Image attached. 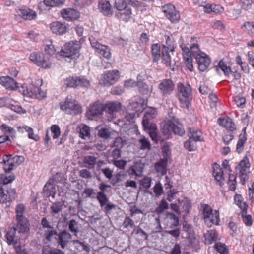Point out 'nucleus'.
I'll return each instance as SVG.
<instances>
[{
	"instance_id": "50",
	"label": "nucleus",
	"mask_w": 254,
	"mask_h": 254,
	"mask_svg": "<svg viewBox=\"0 0 254 254\" xmlns=\"http://www.w3.org/2000/svg\"><path fill=\"white\" fill-rule=\"evenodd\" d=\"M22 128L24 129L28 133V137L30 139H33L35 141H38L40 140V137L36 134H35L33 132V129L27 126H23L22 127Z\"/></svg>"
},
{
	"instance_id": "20",
	"label": "nucleus",
	"mask_w": 254,
	"mask_h": 254,
	"mask_svg": "<svg viewBox=\"0 0 254 254\" xmlns=\"http://www.w3.org/2000/svg\"><path fill=\"white\" fill-rule=\"evenodd\" d=\"M181 47L182 48V54L185 64L189 70L190 71H192L193 70V61L192 56L190 54L189 48L186 46H181Z\"/></svg>"
},
{
	"instance_id": "34",
	"label": "nucleus",
	"mask_w": 254,
	"mask_h": 254,
	"mask_svg": "<svg viewBox=\"0 0 254 254\" xmlns=\"http://www.w3.org/2000/svg\"><path fill=\"white\" fill-rule=\"evenodd\" d=\"M7 193H3V195H1V200L3 203H7L13 201L17 197V193L15 189L9 188L6 190Z\"/></svg>"
},
{
	"instance_id": "6",
	"label": "nucleus",
	"mask_w": 254,
	"mask_h": 254,
	"mask_svg": "<svg viewBox=\"0 0 254 254\" xmlns=\"http://www.w3.org/2000/svg\"><path fill=\"white\" fill-rule=\"evenodd\" d=\"M60 109L67 114L77 115L81 113L82 108L75 99L67 97L64 102L60 103Z\"/></svg>"
},
{
	"instance_id": "31",
	"label": "nucleus",
	"mask_w": 254,
	"mask_h": 254,
	"mask_svg": "<svg viewBox=\"0 0 254 254\" xmlns=\"http://www.w3.org/2000/svg\"><path fill=\"white\" fill-rule=\"evenodd\" d=\"M144 166V164L141 162V160L136 161L133 165L130 167L128 170L129 175L130 176H140L143 172Z\"/></svg>"
},
{
	"instance_id": "11",
	"label": "nucleus",
	"mask_w": 254,
	"mask_h": 254,
	"mask_svg": "<svg viewBox=\"0 0 254 254\" xmlns=\"http://www.w3.org/2000/svg\"><path fill=\"white\" fill-rule=\"evenodd\" d=\"M250 166L249 160H241L236 167V171L239 174L240 182L242 185H245L246 181L249 179Z\"/></svg>"
},
{
	"instance_id": "8",
	"label": "nucleus",
	"mask_w": 254,
	"mask_h": 254,
	"mask_svg": "<svg viewBox=\"0 0 254 254\" xmlns=\"http://www.w3.org/2000/svg\"><path fill=\"white\" fill-rule=\"evenodd\" d=\"M29 59L37 66L44 69L50 68L52 65V63L50 59L42 53H32L30 55Z\"/></svg>"
},
{
	"instance_id": "21",
	"label": "nucleus",
	"mask_w": 254,
	"mask_h": 254,
	"mask_svg": "<svg viewBox=\"0 0 254 254\" xmlns=\"http://www.w3.org/2000/svg\"><path fill=\"white\" fill-rule=\"evenodd\" d=\"M61 15L66 21H74L79 18L80 13L74 9H64L61 11Z\"/></svg>"
},
{
	"instance_id": "5",
	"label": "nucleus",
	"mask_w": 254,
	"mask_h": 254,
	"mask_svg": "<svg viewBox=\"0 0 254 254\" xmlns=\"http://www.w3.org/2000/svg\"><path fill=\"white\" fill-rule=\"evenodd\" d=\"M20 91L24 96L32 98L42 99L46 97L45 91L32 84L28 85L24 84L22 86Z\"/></svg>"
},
{
	"instance_id": "40",
	"label": "nucleus",
	"mask_w": 254,
	"mask_h": 254,
	"mask_svg": "<svg viewBox=\"0 0 254 254\" xmlns=\"http://www.w3.org/2000/svg\"><path fill=\"white\" fill-rule=\"evenodd\" d=\"M129 2H131L132 1L131 0H115L114 7L118 11H120L129 7Z\"/></svg>"
},
{
	"instance_id": "30",
	"label": "nucleus",
	"mask_w": 254,
	"mask_h": 254,
	"mask_svg": "<svg viewBox=\"0 0 254 254\" xmlns=\"http://www.w3.org/2000/svg\"><path fill=\"white\" fill-rule=\"evenodd\" d=\"M18 15L24 20H31L36 17V12L28 8L20 9L17 11Z\"/></svg>"
},
{
	"instance_id": "18",
	"label": "nucleus",
	"mask_w": 254,
	"mask_h": 254,
	"mask_svg": "<svg viewBox=\"0 0 254 254\" xmlns=\"http://www.w3.org/2000/svg\"><path fill=\"white\" fill-rule=\"evenodd\" d=\"M198 64V69L201 71H206L209 66L211 60L205 53L200 54V55L195 58Z\"/></svg>"
},
{
	"instance_id": "36",
	"label": "nucleus",
	"mask_w": 254,
	"mask_h": 254,
	"mask_svg": "<svg viewBox=\"0 0 254 254\" xmlns=\"http://www.w3.org/2000/svg\"><path fill=\"white\" fill-rule=\"evenodd\" d=\"M151 54L154 63H158L161 56L160 46L159 44H153L151 47Z\"/></svg>"
},
{
	"instance_id": "22",
	"label": "nucleus",
	"mask_w": 254,
	"mask_h": 254,
	"mask_svg": "<svg viewBox=\"0 0 254 254\" xmlns=\"http://www.w3.org/2000/svg\"><path fill=\"white\" fill-rule=\"evenodd\" d=\"M50 28L53 33L57 35H62L66 32L68 26L65 23L55 21L51 23Z\"/></svg>"
},
{
	"instance_id": "4",
	"label": "nucleus",
	"mask_w": 254,
	"mask_h": 254,
	"mask_svg": "<svg viewBox=\"0 0 254 254\" xmlns=\"http://www.w3.org/2000/svg\"><path fill=\"white\" fill-rule=\"evenodd\" d=\"M11 160H3L2 161L3 163V168L6 174H0V180L4 185L10 183L15 179L14 174L11 173L8 174L7 173L15 168L22 162V161H20V163H18V161H16V163H13V162H11Z\"/></svg>"
},
{
	"instance_id": "45",
	"label": "nucleus",
	"mask_w": 254,
	"mask_h": 254,
	"mask_svg": "<svg viewBox=\"0 0 254 254\" xmlns=\"http://www.w3.org/2000/svg\"><path fill=\"white\" fill-rule=\"evenodd\" d=\"M225 76L230 82H233L241 79V74L237 70L232 71L231 68L230 71L228 72V75H225Z\"/></svg>"
},
{
	"instance_id": "24",
	"label": "nucleus",
	"mask_w": 254,
	"mask_h": 254,
	"mask_svg": "<svg viewBox=\"0 0 254 254\" xmlns=\"http://www.w3.org/2000/svg\"><path fill=\"white\" fill-rule=\"evenodd\" d=\"M100 11L105 16H111L113 11L110 2L107 0H99L98 5Z\"/></svg>"
},
{
	"instance_id": "29",
	"label": "nucleus",
	"mask_w": 254,
	"mask_h": 254,
	"mask_svg": "<svg viewBox=\"0 0 254 254\" xmlns=\"http://www.w3.org/2000/svg\"><path fill=\"white\" fill-rule=\"evenodd\" d=\"M204 220L205 224L209 227L213 225H219L220 222V216L218 210H214L210 215H209L208 218H206Z\"/></svg>"
},
{
	"instance_id": "10",
	"label": "nucleus",
	"mask_w": 254,
	"mask_h": 254,
	"mask_svg": "<svg viewBox=\"0 0 254 254\" xmlns=\"http://www.w3.org/2000/svg\"><path fill=\"white\" fill-rule=\"evenodd\" d=\"M120 77V73L119 70H109L102 75L100 83L105 86H111L118 82Z\"/></svg>"
},
{
	"instance_id": "35",
	"label": "nucleus",
	"mask_w": 254,
	"mask_h": 254,
	"mask_svg": "<svg viewBox=\"0 0 254 254\" xmlns=\"http://www.w3.org/2000/svg\"><path fill=\"white\" fill-rule=\"evenodd\" d=\"M104 104L95 102L90 106L89 111L91 116H95L102 114L104 111Z\"/></svg>"
},
{
	"instance_id": "46",
	"label": "nucleus",
	"mask_w": 254,
	"mask_h": 254,
	"mask_svg": "<svg viewBox=\"0 0 254 254\" xmlns=\"http://www.w3.org/2000/svg\"><path fill=\"white\" fill-rule=\"evenodd\" d=\"M64 205V201H58L52 203L50 207V209L53 215L58 214L61 212L63 208Z\"/></svg>"
},
{
	"instance_id": "14",
	"label": "nucleus",
	"mask_w": 254,
	"mask_h": 254,
	"mask_svg": "<svg viewBox=\"0 0 254 254\" xmlns=\"http://www.w3.org/2000/svg\"><path fill=\"white\" fill-rule=\"evenodd\" d=\"M21 237V234L14 227H10L7 231L6 237L8 245H16Z\"/></svg>"
},
{
	"instance_id": "13",
	"label": "nucleus",
	"mask_w": 254,
	"mask_h": 254,
	"mask_svg": "<svg viewBox=\"0 0 254 254\" xmlns=\"http://www.w3.org/2000/svg\"><path fill=\"white\" fill-rule=\"evenodd\" d=\"M158 88L160 93L163 96H167L171 94L175 89V84L170 79H165L161 81Z\"/></svg>"
},
{
	"instance_id": "17",
	"label": "nucleus",
	"mask_w": 254,
	"mask_h": 254,
	"mask_svg": "<svg viewBox=\"0 0 254 254\" xmlns=\"http://www.w3.org/2000/svg\"><path fill=\"white\" fill-rule=\"evenodd\" d=\"M213 176L217 185L222 186L224 185L225 178L223 169L217 163H214L213 166Z\"/></svg>"
},
{
	"instance_id": "33",
	"label": "nucleus",
	"mask_w": 254,
	"mask_h": 254,
	"mask_svg": "<svg viewBox=\"0 0 254 254\" xmlns=\"http://www.w3.org/2000/svg\"><path fill=\"white\" fill-rule=\"evenodd\" d=\"M204 243L210 245L217 241L218 234L215 230H210L204 234Z\"/></svg>"
},
{
	"instance_id": "32",
	"label": "nucleus",
	"mask_w": 254,
	"mask_h": 254,
	"mask_svg": "<svg viewBox=\"0 0 254 254\" xmlns=\"http://www.w3.org/2000/svg\"><path fill=\"white\" fill-rule=\"evenodd\" d=\"M247 140L246 127H245L243 129L241 133L239 135L237 144L236 151L239 154L243 152L244 145L245 144Z\"/></svg>"
},
{
	"instance_id": "63",
	"label": "nucleus",
	"mask_w": 254,
	"mask_h": 254,
	"mask_svg": "<svg viewBox=\"0 0 254 254\" xmlns=\"http://www.w3.org/2000/svg\"><path fill=\"white\" fill-rule=\"evenodd\" d=\"M168 204L167 203L165 200L162 199L159 204V205L156 208L155 212L157 213L161 214L163 213L164 210L168 209Z\"/></svg>"
},
{
	"instance_id": "28",
	"label": "nucleus",
	"mask_w": 254,
	"mask_h": 254,
	"mask_svg": "<svg viewBox=\"0 0 254 254\" xmlns=\"http://www.w3.org/2000/svg\"><path fill=\"white\" fill-rule=\"evenodd\" d=\"M17 224L16 227L17 230L19 231V233L22 234L28 233L30 229V224L27 218H22L19 219H16Z\"/></svg>"
},
{
	"instance_id": "15",
	"label": "nucleus",
	"mask_w": 254,
	"mask_h": 254,
	"mask_svg": "<svg viewBox=\"0 0 254 254\" xmlns=\"http://www.w3.org/2000/svg\"><path fill=\"white\" fill-rule=\"evenodd\" d=\"M161 63L165 66L172 71H175L176 69V62L174 60H171V57L168 50H162Z\"/></svg>"
},
{
	"instance_id": "9",
	"label": "nucleus",
	"mask_w": 254,
	"mask_h": 254,
	"mask_svg": "<svg viewBox=\"0 0 254 254\" xmlns=\"http://www.w3.org/2000/svg\"><path fill=\"white\" fill-rule=\"evenodd\" d=\"M89 40L92 47L96 53L107 59H110L111 58V49L108 46L100 44L93 36L90 37Z\"/></svg>"
},
{
	"instance_id": "16",
	"label": "nucleus",
	"mask_w": 254,
	"mask_h": 254,
	"mask_svg": "<svg viewBox=\"0 0 254 254\" xmlns=\"http://www.w3.org/2000/svg\"><path fill=\"white\" fill-rule=\"evenodd\" d=\"M0 84L9 90H15L18 88V83L9 76L0 77Z\"/></svg>"
},
{
	"instance_id": "56",
	"label": "nucleus",
	"mask_w": 254,
	"mask_h": 254,
	"mask_svg": "<svg viewBox=\"0 0 254 254\" xmlns=\"http://www.w3.org/2000/svg\"><path fill=\"white\" fill-rule=\"evenodd\" d=\"M157 115V110L155 108H150L147 110L143 117V120H150L156 118Z\"/></svg>"
},
{
	"instance_id": "57",
	"label": "nucleus",
	"mask_w": 254,
	"mask_h": 254,
	"mask_svg": "<svg viewBox=\"0 0 254 254\" xmlns=\"http://www.w3.org/2000/svg\"><path fill=\"white\" fill-rule=\"evenodd\" d=\"M214 247L220 254H228V249L224 244L220 242L216 243Z\"/></svg>"
},
{
	"instance_id": "42",
	"label": "nucleus",
	"mask_w": 254,
	"mask_h": 254,
	"mask_svg": "<svg viewBox=\"0 0 254 254\" xmlns=\"http://www.w3.org/2000/svg\"><path fill=\"white\" fill-rule=\"evenodd\" d=\"M90 128L86 125L82 124L79 126V136L82 139L89 138L90 137Z\"/></svg>"
},
{
	"instance_id": "60",
	"label": "nucleus",
	"mask_w": 254,
	"mask_h": 254,
	"mask_svg": "<svg viewBox=\"0 0 254 254\" xmlns=\"http://www.w3.org/2000/svg\"><path fill=\"white\" fill-rule=\"evenodd\" d=\"M97 199L101 207L104 206L108 201L107 196L103 192H98L97 194Z\"/></svg>"
},
{
	"instance_id": "58",
	"label": "nucleus",
	"mask_w": 254,
	"mask_h": 254,
	"mask_svg": "<svg viewBox=\"0 0 254 254\" xmlns=\"http://www.w3.org/2000/svg\"><path fill=\"white\" fill-rule=\"evenodd\" d=\"M111 135V132L109 128L102 127L99 129L98 135L101 138L108 139L110 137Z\"/></svg>"
},
{
	"instance_id": "51",
	"label": "nucleus",
	"mask_w": 254,
	"mask_h": 254,
	"mask_svg": "<svg viewBox=\"0 0 254 254\" xmlns=\"http://www.w3.org/2000/svg\"><path fill=\"white\" fill-rule=\"evenodd\" d=\"M228 185L229 187V190L231 191H234L236 189L237 182L236 177L234 174H229V180Z\"/></svg>"
},
{
	"instance_id": "49",
	"label": "nucleus",
	"mask_w": 254,
	"mask_h": 254,
	"mask_svg": "<svg viewBox=\"0 0 254 254\" xmlns=\"http://www.w3.org/2000/svg\"><path fill=\"white\" fill-rule=\"evenodd\" d=\"M1 130L4 134H9L11 135L12 137L15 136V131L14 129L5 124H3L1 126H0Z\"/></svg>"
},
{
	"instance_id": "43",
	"label": "nucleus",
	"mask_w": 254,
	"mask_h": 254,
	"mask_svg": "<svg viewBox=\"0 0 254 254\" xmlns=\"http://www.w3.org/2000/svg\"><path fill=\"white\" fill-rule=\"evenodd\" d=\"M171 144L169 142H163L161 145L162 154L163 159H170L171 155Z\"/></svg>"
},
{
	"instance_id": "52",
	"label": "nucleus",
	"mask_w": 254,
	"mask_h": 254,
	"mask_svg": "<svg viewBox=\"0 0 254 254\" xmlns=\"http://www.w3.org/2000/svg\"><path fill=\"white\" fill-rule=\"evenodd\" d=\"M247 211L243 213V211H241V214L243 222L245 223L246 226L250 227L253 224V219L251 215L247 214Z\"/></svg>"
},
{
	"instance_id": "3",
	"label": "nucleus",
	"mask_w": 254,
	"mask_h": 254,
	"mask_svg": "<svg viewBox=\"0 0 254 254\" xmlns=\"http://www.w3.org/2000/svg\"><path fill=\"white\" fill-rule=\"evenodd\" d=\"M162 134L167 139L171 137L172 133L182 136L185 134V130L182 126L177 122L169 120L165 122L161 127Z\"/></svg>"
},
{
	"instance_id": "39",
	"label": "nucleus",
	"mask_w": 254,
	"mask_h": 254,
	"mask_svg": "<svg viewBox=\"0 0 254 254\" xmlns=\"http://www.w3.org/2000/svg\"><path fill=\"white\" fill-rule=\"evenodd\" d=\"M168 160H159L155 165V170L158 173L164 175L167 173V165Z\"/></svg>"
},
{
	"instance_id": "53",
	"label": "nucleus",
	"mask_w": 254,
	"mask_h": 254,
	"mask_svg": "<svg viewBox=\"0 0 254 254\" xmlns=\"http://www.w3.org/2000/svg\"><path fill=\"white\" fill-rule=\"evenodd\" d=\"M64 84L69 87H78V77H69L66 78L64 80Z\"/></svg>"
},
{
	"instance_id": "23",
	"label": "nucleus",
	"mask_w": 254,
	"mask_h": 254,
	"mask_svg": "<svg viewBox=\"0 0 254 254\" xmlns=\"http://www.w3.org/2000/svg\"><path fill=\"white\" fill-rule=\"evenodd\" d=\"M132 9L130 6L116 13L115 16L120 21L128 22L132 18Z\"/></svg>"
},
{
	"instance_id": "38",
	"label": "nucleus",
	"mask_w": 254,
	"mask_h": 254,
	"mask_svg": "<svg viewBox=\"0 0 254 254\" xmlns=\"http://www.w3.org/2000/svg\"><path fill=\"white\" fill-rule=\"evenodd\" d=\"M234 200L235 203L241 209L242 211H243V213H245L247 211L248 205L246 202L243 201V198L241 195L236 194L234 197Z\"/></svg>"
},
{
	"instance_id": "41",
	"label": "nucleus",
	"mask_w": 254,
	"mask_h": 254,
	"mask_svg": "<svg viewBox=\"0 0 254 254\" xmlns=\"http://www.w3.org/2000/svg\"><path fill=\"white\" fill-rule=\"evenodd\" d=\"M218 68L224 73V75H228V72L230 71L231 64L225 58L222 59L218 63Z\"/></svg>"
},
{
	"instance_id": "55",
	"label": "nucleus",
	"mask_w": 254,
	"mask_h": 254,
	"mask_svg": "<svg viewBox=\"0 0 254 254\" xmlns=\"http://www.w3.org/2000/svg\"><path fill=\"white\" fill-rule=\"evenodd\" d=\"M184 147L189 151L195 150L197 148L196 142L190 138L184 142Z\"/></svg>"
},
{
	"instance_id": "2",
	"label": "nucleus",
	"mask_w": 254,
	"mask_h": 254,
	"mask_svg": "<svg viewBox=\"0 0 254 254\" xmlns=\"http://www.w3.org/2000/svg\"><path fill=\"white\" fill-rule=\"evenodd\" d=\"M81 46L79 41H71L65 44L63 48L58 52L57 57H63L70 59H76L80 55V50Z\"/></svg>"
},
{
	"instance_id": "27",
	"label": "nucleus",
	"mask_w": 254,
	"mask_h": 254,
	"mask_svg": "<svg viewBox=\"0 0 254 254\" xmlns=\"http://www.w3.org/2000/svg\"><path fill=\"white\" fill-rule=\"evenodd\" d=\"M104 111L113 115L118 112L121 108V104L116 101L108 102L104 104Z\"/></svg>"
},
{
	"instance_id": "19",
	"label": "nucleus",
	"mask_w": 254,
	"mask_h": 254,
	"mask_svg": "<svg viewBox=\"0 0 254 254\" xmlns=\"http://www.w3.org/2000/svg\"><path fill=\"white\" fill-rule=\"evenodd\" d=\"M199 38L196 36H192L190 38V47L189 48L190 54L194 58H196L200 55L201 53H204L202 52L198 44Z\"/></svg>"
},
{
	"instance_id": "44",
	"label": "nucleus",
	"mask_w": 254,
	"mask_h": 254,
	"mask_svg": "<svg viewBox=\"0 0 254 254\" xmlns=\"http://www.w3.org/2000/svg\"><path fill=\"white\" fill-rule=\"evenodd\" d=\"M143 127L147 132H149L151 131L157 130L156 125L151 122L150 120H142Z\"/></svg>"
},
{
	"instance_id": "54",
	"label": "nucleus",
	"mask_w": 254,
	"mask_h": 254,
	"mask_svg": "<svg viewBox=\"0 0 254 254\" xmlns=\"http://www.w3.org/2000/svg\"><path fill=\"white\" fill-rule=\"evenodd\" d=\"M25 210V207L23 204H18L15 208L16 219H19L20 218H25L23 216Z\"/></svg>"
},
{
	"instance_id": "7",
	"label": "nucleus",
	"mask_w": 254,
	"mask_h": 254,
	"mask_svg": "<svg viewBox=\"0 0 254 254\" xmlns=\"http://www.w3.org/2000/svg\"><path fill=\"white\" fill-rule=\"evenodd\" d=\"M162 11L166 18L171 23L176 24L179 22L181 19V15L175 6L171 3L165 4L162 6Z\"/></svg>"
},
{
	"instance_id": "64",
	"label": "nucleus",
	"mask_w": 254,
	"mask_h": 254,
	"mask_svg": "<svg viewBox=\"0 0 254 254\" xmlns=\"http://www.w3.org/2000/svg\"><path fill=\"white\" fill-rule=\"evenodd\" d=\"M234 101L238 107H242L246 103V99L242 95H237L234 97Z\"/></svg>"
},
{
	"instance_id": "59",
	"label": "nucleus",
	"mask_w": 254,
	"mask_h": 254,
	"mask_svg": "<svg viewBox=\"0 0 254 254\" xmlns=\"http://www.w3.org/2000/svg\"><path fill=\"white\" fill-rule=\"evenodd\" d=\"M123 226L124 228H134L135 227L134 221L129 216H126L123 223Z\"/></svg>"
},
{
	"instance_id": "37",
	"label": "nucleus",
	"mask_w": 254,
	"mask_h": 254,
	"mask_svg": "<svg viewBox=\"0 0 254 254\" xmlns=\"http://www.w3.org/2000/svg\"><path fill=\"white\" fill-rule=\"evenodd\" d=\"M178 202L179 205V209L181 210V213L182 212L185 213V215H187L191 208V203L188 198L185 197L182 200L178 199Z\"/></svg>"
},
{
	"instance_id": "47",
	"label": "nucleus",
	"mask_w": 254,
	"mask_h": 254,
	"mask_svg": "<svg viewBox=\"0 0 254 254\" xmlns=\"http://www.w3.org/2000/svg\"><path fill=\"white\" fill-rule=\"evenodd\" d=\"M165 45H163V50H168V51H173L174 49V41L173 38L169 36H165Z\"/></svg>"
},
{
	"instance_id": "48",
	"label": "nucleus",
	"mask_w": 254,
	"mask_h": 254,
	"mask_svg": "<svg viewBox=\"0 0 254 254\" xmlns=\"http://www.w3.org/2000/svg\"><path fill=\"white\" fill-rule=\"evenodd\" d=\"M65 0H44V4L49 7H60L64 4Z\"/></svg>"
},
{
	"instance_id": "1",
	"label": "nucleus",
	"mask_w": 254,
	"mask_h": 254,
	"mask_svg": "<svg viewBox=\"0 0 254 254\" xmlns=\"http://www.w3.org/2000/svg\"><path fill=\"white\" fill-rule=\"evenodd\" d=\"M177 96L182 108L188 109L193 99L192 89L190 84L179 83L177 85Z\"/></svg>"
},
{
	"instance_id": "12",
	"label": "nucleus",
	"mask_w": 254,
	"mask_h": 254,
	"mask_svg": "<svg viewBox=\"0 0 254 254\" xmlns=\"http://www.w3.org/2000/svg\"><path fill=\"white\" fill-rule=\"evenodd\" d=\"M63 176L61 173H56L51 178H50L45 185L43 190L45 195L47 196H51L54 197L55 192L53 190L54 187L53 184L62 182Z\"/></svg>"
},
{
	"instance_id": "25",
	"label": "nucleus",
	"mask_w": 254,
	"mask_h": 254,
	"mask_svg": "<svg viewBox=\"0 0 254 254\" xmlns=\"http://www.w3.org/2000/svg\"><path fill=\"white\" fill-rule=\"evenodd\" d=\"M58 243L62 249H64L65 247L72 238L71 234L66 230L60 232L58 234Z\"/></svg>"
},
{
	"instance_id": "62",
	"label": "nucleus",
	"mask_w": 254,
	"mask_h": 254,
	"mask_svg": "<svg viewBox=\"0 0 254 254\" xmlns=\"http://www.w3.org/2000/svg\"><path fill=\"white\" fill-rule=\"evenodd\" d=\"M139 143L140 144V148L143 150L149 149L151 147V144L148 138L143 137L139 140Z\"/></svg>"
},
{
	"instance_id": "61",
	"label": "nucleus",
	"mask_w": 254,
	"mask_h": 254,
	"mask_svg": "<svg viewBox=\"0 0 254 254\" xmlns=\"http://www.w3.org/2000/svg\"><path fill=\"white\" fill-rule=\"evenodd\" d=\"M129 108L133 111H134L135 113L142 112L143 110V108L141 104L137 102H133L129 105Z\"/></svg>"
},
{
	"instance_id": "26",
	"label": "nucleus",
	"mask_w": 254,
	"mask_h": 254,
	"mask_svg": "<svg viewBox=\"0 0 254 254\" xmlns=\"http://www.w3.org/2000/svg\"><path fill=\"white\" fill-rule=\"evenodd\" d=\"M217 122L220 126L230 131H233L236 129L235 124L230 117L219 118L218 119Z\"/></svg>"
}]
</instances>
